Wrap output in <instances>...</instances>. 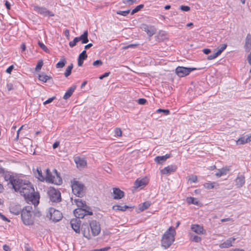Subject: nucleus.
Instances as JSON below:
<instances>
[{
    "mask_svg": "<svg viewBox=\"0 0 251 251\" xmlns=\"http://www.w3.org/2000/svg\"><path fill=\"white\" fill-rule=\"evenodd\" d=\"M32 207L27 205L23 209L21 212V218L25 225H32L34 223V218L32 216Z\"/></svg>",
    "mask_w": 251,
    "mask_h": 251,
    "instance_id": "5",
    "label": "nucleus"
},
{
    "mask_svg": "<svg viewBox=\"0 0 251 251\" xmlns=\"http://www.w3.org/2000/svg\"><path fill=\"white\" fill-rule=\"evenodd\" d=\"M247 143L251 141V133L247 136Z\"/></svg>",
    "mask_w": 251,
    "mask_h": 251,
    "instance_id": "64",
    "label": "nucleus"
},
{
    "mask_svg": "<svg viewBox=\"0 0 251 251\" xmlns=\"http://www.w3.org/2000/svg\"><path fill=\"white\" fill-rule=\"evenodd\" d=\"M43 65V62L42 60H40L38 62L36 68H35V71H38L39 70H41L42 67Z\"/></svg>",
    "mask_w": 251,
    "mask_h": 251,
    "instance_id": "44",
    "label": "nucleus"
},
{
    "mask_svg": "<svg viewBox=\"0 0 251 251\" xmlns=\"http://www.w3.org/2000/svg\"><path fill=\"white\" fill-rule=\"evenodd\" d=\"M109 248H102V249H96V250H94L93 251H107Z\"/></svg>",
    "mask_w": 251,
    "mask_h": 251,
    "instance_id": "63",
    "label": "nucleus"
},
{
    "mask_svg": "<svg viewBox=\"0 0 251 251\" xmlns=\"http://www.w3.org/2000/svg\"><path fill=\"white\" fill-rule=\"evenodd\" d=\"M87 57L86 51L85 50H84L78 56L77 59L78 66L79 67L81 66L83 64V60H85Z\"/></svg>",
    "mask_w": 251,
    "mask_h": 251,
    "instance_id": "24",
    "label": "nucleus"
},
{
    "mask_svg": "<svg viewBox=\"0 0 251 251\" xmlns=\"http://www.w3.org/2000/svg\"><path fill=\"white\" fill-rule=\"evenodd\" d=\"M77 42H78V39L77 37H75L73 41L69 42V44L70 47L73 48L76 45Z\"/></svg>",
    "mask_w": 251,
    "mask_h": 251,
    "instance_id": "45",
    "label": "nucleus"
},
{
    "mask_svg": "<svg viewBox=\"0 0 251 251\" xmlns=\"http://www.w3.org/2000/svg\"><path fill=\"white\" fill-rule=\"evenodd\" d=\"M191 229L196 233L201 234L203 233V228L202 226L198 224L192 225Z\"/></svg>",
    "mask_w": 251,
    "mask_h": 251,
    "instance_id": "22",
    "label": "nucleus"
},
{
    "mask_svg": "<svg viewBox=\"0 0 251 251\" xmlns=\"http://www.w3.org/2000/svg\"><path fill=\"white\" fill-rule=\"evenodd\" d=\"M72 228L76 233L80 232V221L79 219H73L70 222Z\"/></svg>",
    "mask_w": 251,
    "mask_h": 251,
    "instance_id": "15",
    "label": "nucleus"
},
{
    "mask_svg": "<svg viewBox=\"0 0 251 251\" xmlns=\"http://www.w3.org/2000/svg\"><path fill=\"white\" fill-rule=\"evenodd\" d=\"M102 62L100 60H97L93 63V65L94 66H98L101 65Z\"/></svg>",
    "mask_w": 251,
    "mask_h": 251,
    "instance_id": "51",
    "label": "nucleus"
},
{
    "mask_svg": "<svg viewBox=\"0 0 251 251\" xmlns=\"http://www.w3.org/2000/svg\"><path fill=\"white\" fill-rule=\"evenodd\" d=\"M38 44L39 46L46 52H49V50L48 48L41 42L38 41Z\"/></svg>",
    "mask_w": 251,
    "mask_h": 251,
    "instance_id": "40",
    "label": "nucleus"
},
{
    "mask_svg": "<svg viewBox=\"0 0 251 251\" xmlns=\"http://www.w3.org/2000/svg\"><path fill=\"white\" fill-rule=\"evenodd\" d=\"M25 199L28 203L31 202L35 207L39 203V196L38 195L35 194L34 192L32 193L31 195H29L28 197H27V198H25Z\"/></svg>",
    "mask_w": 251,
    "mask_h": 251,
    "instance_id": "13",
    "label": "nucleus"
},
{
    "mask_svg": "<svg viewBox=\"0 0 251 251\" xmlns=\"http://www.w3.org/2000/svg\"><path fill=\"white\" fill-rule=\"evenodd\" d=\"M55 99V97H52L51 98H49L48 100L44 102L43 104L44 105L47 104L51 102L54 99Z\"/></svg>",
    "mask_w": 251,
    "mask_h": 251,
    "instance_id": "53",
    "label": "nucleus"
},
{
    "mask_svg": "<svg viewBox=\"0 0 251 251\" xmlns=\"http://www.w3.org/2000/svg\"><path fill=\"white\" fill-rule=\"evenodd\" d=\"M54 175H52L49 169H46V175L44 177L42 175V171L40 168H37L36 171L35 172L36 177L41 181L46 180V181L56 185H60L62 182L61 177L57 173L56 169L53 170Z\"/></svg>",
    "mask_w": 251,
    "mask_h": 251,
    "instance_id": "1",
    "label": "nucleus"
},
{
    "mask_svg": "<svg viewBox=\"0 0 251 251\" xmlns=\"http://www.w3.org/2000/svg\"><path fill=\"white\" fill-rule=\"evenodd\" d=\"M51 76L47 75L45 73L42 72L38 75V79L40 81L46 82L48 80L51 79Z\"/></svg>",
    "mask_w": 251,
    "mask_h": 251,
    "instance_id": "30",
    "label": "nucleus"
},
{
    "mask_svg": "<svg viewBox=\"0 0 251 251\" xmlns=\"http://www.w3.org/2000/svg\"><path fill=\"white\" fill-rule=\"evenodd\" d=\"M73 68V64H71L69 66H68V67L66 68L65 72L64 73V75L66 77H68L71 75Z\"/></svg>",
    "mask_w": 251,
    "mask_h": 251,
    "instance_id": "36",
    "label": "nucleus"
},
{
    "mask_svg": "<svg viewBox=\"0 0 251 251\" xmlns=\"http://www.w3.org/2000/svg\"><path fill=\"white\" fill-rule=\"evenodd\" d=\"M87 208H77L75 209L74 211V215L77 219L83 218L86 215H92L93 214L92 212L87 210Z\"/></svg>",
    "mask_w": 251,
    "mask_h": 251,
    "instance_id": "9",
    "label": "nucleus"
},
{
    "mask_svg": "<svg viewBox=\"0 0 251 251\" xmlns=\"http://www.w3.org/2000/svg\"><path fill=\"white\" fill-rule=\"evenodd\" d=\"M180 9L182 10V11H188L190 10V8L189 6H185V5H181L180 6Z\"/></svg>",
    "mask_w": 251,
    "mask_h": 251,
    "instance_id": "52",
    "label": "nucleus"
},
{
    "mask_svg": "<svg viewBox=\"0 0 251 251\" xmlns=\"http://www.w3.org/2000/svg\"><path fill=\"white\" fill-rule=\"evenodd\" d=\"M3 249L5 251H11L10 247L7 245H4L3 246Z\"/></svg>",
    "mask_w": 251,
    "mask_h": 251,
    "instance_id": "59",
    "label": "nucleus"
},
{
    "mask_svg": "<svg viewBox=\"0 0 251 251\" xmlns=\"http://www.w3.org/2000/svg\"><path fill=\"white\" fill-rule=\"evenodd\" d=\"M66 62V59L65 58H62L56 64V67L57 68H62L65 66Z\"/></svg>",
    "mask_w": 251,
    "mask_h": 251,
    "instance_id": "34",
    "label": "nucleus"
},
{
    "mask_svg": "<svg viewBox=\"0 0 251 251\" xmlns=\"http://www.w3.org/2000/svg\"><path fill=\"white\" fill-rule=\"evenodd\" d=\"M144 5L143 4H140L138 6H137L134 9H133L131 12V15H133L135 13L139 11L140 9H141L142 8H143Z\"/></svg>",
    "mask_w": 251,
    "mask_h": 251,
    "instance_id": "38",
    "label": "nucleus"
},
{
    "mask_svg": "<svg viewBox=\"0 0 251 251\" xmlns=\"http://www.w3.org/2000/svg\"><path fill=\"white\" fill-rule=\"evenodd\" d=\"M236 238L234 237L229 238L225 241L224 243L221 244L219 247L221 248H228L232 246V243L235 241Z\"/></svg>",
    "mask_w": 251,
    "mask_h": 251,
    "instance_id": "19",
    "label": "nucleus"
},
{
    "mask_svg": "<svg viewBox=\"0 0 251 251\" xmlns=\"http://www.w3.org/2000/svg\"><path fill=\"white\" fill-rule=\"evenodd\" d=\"M46 217L53 222H57L62 218V214L60 211L50 207L46 211Z\"/></svg>",
    "mask_w": 251,
    "mask_h": 251,
    "instance_id": "6",
    "label": "nucleus"
},
{
    "mask_svg": "<svg viewBox=\"0 0 251 251\" xmlns=\"http://www.w3.org/2000/svg\"><path fill=\"white\" fill-rule=\"evenodd\" d=\"M189 181L191 182L195 183L197 181V177L196 176H192L189 178Z\"/></svg>",
    "mask_w": 251,
    "mask_h": 251,
    "instance_id": "50",
    "label": "nucleus"
},
{
    "mask_svg": "<svg viewBox=\"0 0 251 251\" xmlns=\"http://www.w3.org/2000/svg\"><path fill=\"white\" fill-rule=\"evenodd\" d=\"M50 200L54 202H58L61 201V193L57 189L50 187L48 191Z\"/></svg>",
    "mask_w": 251,
    "mask_h": 251,
    "instance_id": "8",
    "label": "nucleus"
},
{
    "mask_svg": "<svg viewBox=\"0 0 251 251\" xmlns=\"http://www.w3.org/2000/svg\"><path fill=\"white\" fill-rule=\"evenodd\" d=\"M136 1V0H124V3H128L129 4H132L134 2H135Z\"/></svg>",
    "mask_w": 251,
    "mask_h": 251,
    "instance_id": "56",
    "label": "nucleus"
},
{
    "mask_svg": "<svg viewBox=\"0 0 251 251\" xmlns=\"http://www.w3.org/2000/svg\"><path fill=\"white\" fill-rule=\"evenodd\" d=\"M115 134L119 137H120L122 135V132L120 128H116L115 129Z\"/></svg>",
    "mask_w": 251,
    "mask_h": 251,
    "instance_id": "48",
    "label": "nucleus"
},
{
    "mask_svg": "<svg viewBox=\"0 0 251 251\" xmlns=\"http://www.w3.org/2000/svg\"><path fill=\"white\" fill-rule=\"evenodd\" d=\"M176 231L175 228L170 226L163 234L161 243L165 249L169 248L175 240Z\"/></svg>",
    "mask_w": 251,
    "mask_h": 251,
    "instance_id": "4",
    "label": "nucleus"
},
{
    "mask_svg": "<svg viewBox=\"0 0 251 251\" xmlns=\"http://www.w3.org/2000/svg\"><path fill=\"white\" fill-rule=\"evenodd\" d=\"M247 138L245 137H241L236 141L237 144L242 145L247 143Z\"/></svg>",
    "mask_w": 251,
    "mask_h": 251,
    "instance_id": "37",
    "label": "nucleus"
},
{
    "mask_svg": "<svg viewBox=\"0 0 251 251\" xmlns=\"http://www.w3.org/2000/svg\"><path fill=\"white\" fill-rule=\"evenodd\" d=\"M147 100L145 99H139L138 100V102L139 104L143 105L146 103Z\"/></svg>",
    "mask_w": 251,
    "mask_h": 251,
    "instance_id": "54",
    "label": "nucleus"
},
{
    "mask_svg": "<svg viewBox=\"0 0 251 251\" xmlns=\"http://www.w3.org/2000/svg\"><path fill=\"white\" fill-rule=\"evenodd\" d=\"M113 199L119 200L122 199L124 196V193L120 189L117 188H113Z\"/></svg>",
    "mask_w": 251,
    "mask_h": 251,
    "instance_id": "20",
    "label": "nucleus"
},
{
    "mask_svg": "<svg viewBox=\"0 0 251 251\" xmlns=\"http://www.w3.org/2000/svg\"><path fill=\"white\" fill-rule=\"evenodd\" d=\"M186 202L188 204H193L196 205H198L199 204V201L195 198L193 197H188L186 198Z\"/></svg>",
    "mask_w": 251,
    "mask_h": 251,
    "instance_id": "33",
    "label": "nucleus"
},
{
    "mask_svg": "<svg viewBox=\"0 0 251 251\" xmlns=\"http://www.w3.org/2000/svg\"><path fill=\"white\" fill-rule=\"evenodd\" d=\"M110 74V72H106V73H105L104 74H103L102 75H100V77H99V78L100 79H102L103 78H104V77H107L108 76H109V74Z\"/></svg>",
    "mask_w": 251,
    "mask_h": 251,
    "instance_id": "55",
    "label": "nucleus"
},
{
    "mask_svg": "<svg viewBox=\"0 0 251 251\" xmlns=\"http://www.w3.org/2000/svg\"><path fill=\"white\" fill-rule=\"evenodd\" d=\"M190 240L192 241L199 243L201 241V239L200 237L197 235H192L190 237Z\"/></svg>",
    "mask_w": 251,
    "mask_h": 251,
    "instance_id": "39",
    "label": "nucleus"
},
{
    "mask_svg": "<svg viewBox=\"0 0 251 251\" xmlns=\"http://www.w3.org/2000/svg\"><path fill=\"white\" fill-rule=\"evenodd\" d=\"M17 183L15 185L14 190L19 192L25 199L35 192L33 186L28 181L18 178Z\"/></svg>",
    "mask_w": 251,
    "mask_h": 251,
    "instance_id": "3",
    "label": "nucleus"
},
{
    "mask_svg": "<svg viewBox=\"0 0 251 251\" xmlns=\"http://www.w3.org/2000/svg\"><path fill=\"white\" fill-rule=\"evenodd\" d=\"M72 188L73 192L75 195L78 197L83 196L84 186L82 183L78 181H74L72 184Z\"/></svg>",
    "mask_w": 251,
    "mask_h": 251,
    "instance_id": "7",
    "label": "nucleus"
},
{
    "mask_svg": "<svg viewBox=\"0 0 251 251\" xmlns=\"http://www.w3.org/2000/svg\"><path fill=\"white\" fill-rule=\"evenodd\" d=\"M150 205H151L150 202H149V201L145 202L142 205H139V209L140 211H143L144 210L149 208V207L150 206Z\"/></svg>",
    "mask_w": 251,
    "mask_h": 251,
    "instance_id": "35",
    "label": "nucleus"
},
{
    "mask_svg": "<svg viewBox=\"0 0 251 251\" xmlns=\"http://www.w3.org/2000/svg\"><path fill=\"white\" fill-rule=\"evenodd\" d=\"M7 88L8 91H10L13 89V85L11 83H8L7 84Z\"/></svg>",
    "mask_w": 251,
    "mask_h": 251,
    "instance_id": "62",
    "label": "nucleus"
},
{
    "mask_svg": "<svg viewBox=\"0 0 251 251\" xmlns=\"http://www.w3.org/2000/svg\"><path fill=\"white\" fill-rule=\"evenodd\" d=\"M33 7V10L36 12L38 14L44 15L45 16H54L53 14L45 7H40L37 5H34Z\"/></svg>",
    "mask_w": 251,
    "mask_h": 251,
    "instance_id": "12",
    "label": "nucleus"
},
{
    "mask_svg": "<svg viewBox=\"0 0 251 251\" xmlns=\"http://www.w3.org/2000/svg\"><path fill=\"white\" fill-rule=\"evenodd\" d=\"M195 68H186L184 67H177L176 69V73L179 77H183L188 75L191 71L195 70Z\"/></svg>",
    "mask_w": 251,
    "mask_h": 251,
    "instance_id": "10",
    "label": "nucleus"
},
{
    "mask_svg": "<svg viewBox=\"0 0 251 251\" xmlns=\"http://www.w3.org/2000/svg\"><path fill=\"white\" fill-rule=\"evenodd\" d=\"M219 55V54H218V53H217V52L216 50H215L213 53L208 56L207 59L209 60L214 59L216 58L217 57H218Z\"/></svg>",
    "mask_w": 251,
    "mask_h": 251,
    "instance_id": "42",
    "label": "nucleus"
},
{
    "mask_svg": "<svg viewBox=\"0 0 251 251\" xmlns=\"http://www.w3.org/2000/svg\"><path fill=\"white\" fill-rule=\"evenodd\" d=\"M148 183V180L146 178L142 179L138 178L134 182V187L135 189L139 188H142L144 187Z\"/></svg>",
    "mask_w": 251,
    "mask_h": 251,
    "instance_id": "14",
    "label": "nucleus"
},
{
    "mask_svg": "<svg viewBox=\"0 0 251 251\" xmlns=\"http://www.w3.org/2000/svg\"><path fill=\"white\" fill-rule=\"evenodd\" d=\"M229 170V169L227 168H223L221 169L218 170L215 175L216 176L220 177L223 175H226Z\"/></svg>",
    "mask_w": 251,
    "mask_h": 251,
    "instance_id": "31",
    "label": "nucleus"
},
{
    "mask_svg": "<svg viewBox=\"0 0 251 251\" xmlns=\"http://www.w3.org/2000/svg\"><path fill=\"white\" fill-rule=\"evenodd\" d=\"M0 217L4 221L9 222L10 221L3 215L0 213Z\"/></svg>",
    "mask_w": 251,
    "mask_h": 251,
    "instance_id": "61",
    "label": "nucleus"
},
{
    "mask_svg": "<svg viewBox=\"0 0 251 251\" xmlns=\"http://www.w3.org/2000/svg\"><path fill=\"white\" fill-rule=\"evenodd\" d=\"M9 210L11 213L15 215H18L22 212L21 206L18 204L11 203L9 206Z\"/></svg>",
    "mask_w": 251,
    "mask_h": 251,
    "instance_id": "17",
    "label": "nucleus"
},
{
    "mask_svg": "<svg viewBox=\"0 0 251 251\" xmlns=\"http://www.w3.org/2000/svg\"><path fill=\"white\" fill-rule=\"evenodd\" d=\"M130 12V10H127L126 11H118L117 12V14L119 15H121L122 16H126V15L128 14Z\"/></svg>",
    "mask_w": 251,
    "mask_h": 251,
    "instance_id": "46",
    "label": "nucleus"
},
{
    "mask_svg": "<svg viewBox=\"0 0 251 251\" xmlns=\"http://www.w3.org/2000/svg\"><path fill=\"white\" fill-rule=\"evenodd\" d=\"M75 163L78 168H83L86 166L87 163L85 159L79 157L75 159Z\"/></svg>",
    "mask_w": 251,
    "mask_h": 251,
    "instance_id": "21",
    "label": "nucleus"
},
{
    "mask_svg": "<svg viewBox=\"0 0 251 251\" xmlns=\"http://www.w3.org/2000/svg\"><path fill=\"white\" fill-rule=\"evenodd\" d=\"M73 202L75 203L78 208H88L85 202L79 198L75 199Z\"/></svg>",
    "mask_w": 251,
    "mask_h": 251,
    "instance_id": "27",
    "label": "nucleus"
},
{
    "mask_svg": "<svg viewBox=\"0 0 251 251\" xmlns=\"http://www.w3.org/2000/svg\"><path fill=\"white\" fill-rule=\"evenodd\" d=\"M14 67L13 65L9 66L6 70V72L8 74H10L11 71L13 70Z\"/></svg>",
    "mask_w": 251,
    "mask_h": 251,
    "instance_id": "58",
    "label": "nucleus"
},
{
    "mask_svg": "<svg viewBox=\"0 0 251 251\" xmlns=\"http://www.w3.org/2000/svg\"><path fill=\"white\" fill-rule=\"evenodd\" d=\"M171 155L168 154H166L164 156H158L154 158V161L158 164H162L168 158H170Z\"/></svg>",
    "mask_w": 251,
    "mask_h": 251,
    "instance_id": "26",
    "label": "nucleus"
},
{
    "mask_svg": "<svg viewBox=\"0 0 251 251\" xmlns=\"http://www.w3.org/2000/svg\"><path fill=\"white\" fill-rule=\"evenodd\" d=\"M137 44H129L127 46H126L123 47V49L126 50L128 48H134L137 46Z\"/></svg>",
    "mask_w": 251,
    "mask_h": 251,
    "instance_id": "49",
    "label": "nucleus"
},
{
    "mask_svg": "<svg viewBox=\"0 0 251 251\" xmlns=\"http://www.w3.org/2000/svg\"><path fill=\"white\" fill-rule=\"evenodd\" d=\"M244 48L246 51L249 52L251 48V35L248 34L245 39Z\"/></svg>",
    "mask_w": 251,
    "mask_h": 251,
    "instance_id": "25",
    "label": "nucleus"
},
{
    "mask_svg": "<svg viewBox=\"0 0 251 251\" xmlns=\"http://www.w3.org/2000/svg\"><path fill=\"white\" fill-rule=\"evenodd\" d=\"M203 52L205 54H208L211 52V50L208 49H204L202 50Z\"/></svg>",
    "mask_w": 251,
    "mask_h": 251,
    "instance_id": "60",
    "label": "nucleus"
},
{
    "mask_svg": "<svg viewBox=\"0 0 251 251\" xmlns=\"http://www.w3.org/2000/svg\"><path fill=\"white\" fill-rule=\"evenodd\" d=\"M4 178L5 181H9L13 188H15V185L18 184V179H15L14 177L12 176L9 173H6L3 174Z\"/></svg>",
    "mask_w": 251,
    "mask_h": 251,
    "instance_id": "16",
    "label": "nucleus"
},
{
    "mask_svg": "<svg viewBox=\"0 0 251 251\" xmlns=\"http://www.w3.org/2000/svg\"><path fill=\"white\" fill-rule=\"evenodd\" d=\"M226 46H227L226 44H222L220 48H218L217 50H215L220 55L222 52V51L226 49Z\"/></svg>",
    "mask_w": 251,
    "mask_h": 251,
    "instance_id": "41",
    "label": "nucleus"
},
{
    "mask_svg": "<svg viewBox=\"0 0 251 251\" xmlns=\"http://www.w3.org/2000/svg\"><path fill=\"white\" fill-rule=\"evenodd\" d=\"M156 112L158 113H164L165 115H168L170 113V111L168 109H158L157 110Z\"/></svg>",
    "mask_w": 251,
    "mask_h": 251,
    "instance_id": "47",
    "label": "nucleus"
},
{
    "mask_svg": "<svg viewBox=\"0 0 251 251\" xmlns=\"http://www.w3.org/2000/svg\"><path fill=\"white\" fill-rule=\"evenodd\" d=\"M129 208V206L127 205L121 206L119 205H113L112 208L114 210L116 211H125L127 208Z\"/></svg>",
    "mask_w": 251,
    "mask_h": 251,
    "instance_id": "32",
    "label": "nucleus"
},
{
    "mask_svg": "<svg viewBox=\"0 0 251 251\" xmlns=\"http://www.w3.org/2000/svg\"><path fill=\"white\" fill-rule=\"evenodd\" d=\"M64 35L66 37L68 40L70 39V33L68 29H66L64 31Z\"/></svg>",
    "mask_w": 251,
    "mask_h": 251,
    "instance_id": "57",
    "label": "nucleus"
},
{
    "mask_svg": "<svg viewBox=\"0 0 251 251\" xmlns=\"http://www.w3.org/2000/svg\"><path fill=\"white\" fill-rule=\"evenodd\" d=\"M78 39V42L79 41H81L82 44H86L88 42V32L87 31H85L84 33L80 35L79 37H77Z\"/></svg>",
    "mask_w": 251,
    "mask_h": 251,
    "instance_id": "28",
    "label": "nucleus"
},
{
    "mask_svg": "<svg viewBox=\"0 0 251 251\" xmlns=\"http://www.w3.org/2000/svg\"><path fill=\"white\" fill-rule=\"evenodd\" d=\"M235 185L237 188L242 187L245 183V177L244 175H239L235 179Z\"/></svg>",
    "mask_w": 251,
    "mask_h": 251,
    "instance_id": "18",
    "label": "nucleus"
},
{
    "mask_svg": "<svg viewBox=\"0 0 251 251\" xmlns=\"http://www.w3.org/2000/svg\"><path fill=\"white\" fill-rule=\"evenodd\" d=\"M215 182H208L204 184V188L206 189H212L214 187Z\"/></svg>",
    "mask_w": 251,
    "mask_h": 251,
    "instance_id": "43",
    "label": "nucleus"
},
{
    "mask_svg": "<svg viewBox=\"0 0 251 251\" xmlns=\"http://www.w3.org/2000/svg\"><path fill=\"white\" fill-rule=\"evenodd\" d=\"M89 227L87 225L83 224L82 226V231L83 236L90 239L93 236L98 235L101 230L100 225L99 222L96 220H91L89 222Z\"/></svg>",
    "mask_w": 251,
    "mask_h": 251,
    "instance_id": "2",
    "label": "nucleus"
},
{
    "mask_svg": "<svg viewBox=\"0 0 251 251\" xmlns=\"http://www.w3.org/2000/svg\"><path fill=\"white\" fill-rule=\"evenodd\" d=\"M75 86H73L71 87L70 88H69L68 90L65 93V95H64L63 99L64 100H67L68 99H69L72 96V95L75 91Z\"/></svg>",
    "mask_w": 251,
    "mask_h": 251,
    "instance_id": "29",
    "label": "nucleus"
},
{
    "mask_svg": "<svg viewBox=\"0 0 251 251\" xmlns=\"http://www.w3.org/2000/svg\"><path fill=\"white\" fill-rule=\"evenodd\" d=\"M140 28L142 30L146 32L149 37H151L156 32V29L154 26L149 25L145 24H142Z\"/></svg>",
    "mask_w": 251,
    "mask_h": 251,
    "instance_id": "11",
    "label": "nucleus"
},
{
    "mask_svg": "<svg viewBox=\"0 0 251 251\" xmlns=\"http://www.w3.org/2000/svg\"><path fill=\"white\" fill-rule=\"evenodd\" d=\"M176 169V167L175 166L170 165L166 167H165L164 169L161 170V174L163 175H167L169 174H171L172 172H174Z\"/></svg>",
    "mask_w": 251,
    "mask_h": 251,
    "instance_id": "23",
    "label": "nucleus"
}]
</instances>
